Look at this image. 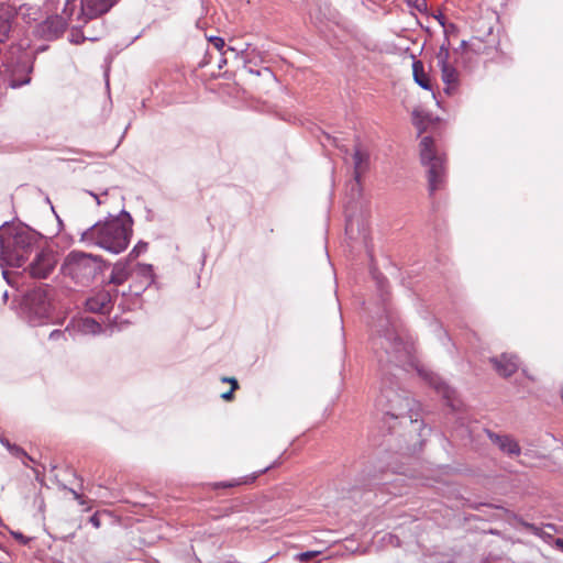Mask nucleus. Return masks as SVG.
<instances>
[{
    "label": "nucleus",
    "instance_id": "1",
    "mask_svg": "<svg viewBox=\"0 0 563 563\" xmlns=\"http://www.w3.org/2000/svg\"><path fill=\"white\" fill-rule=\"evenodd\" d=\"M375 279L384 305V316H380L373 325L375 335L371 339L380 372V389L375 406L383 413L384 427L391 433V421L408 419L410 424L417 423L420 405L410 397L409 391L400 389L396 380L395 371H400V367L411 360L410 347L399 336L394 317L386 305L387 279L384 276H375Z\"/></svg>",
    "mask_w": 563,
    "mask_h": 563
},
{
    "label": "nucleus",
    "instance_id": "2",
    "mask_svg": "<svg viewBox=\"0 0 563 563\" xmlns=\"http://www.w3.org/2000/svg\"><path fill=\"white\" fill-rule=\"evenodd\" d=\"M133 234V218L125 209L119 214H109L80 234V242L87 246H98L111 254L125 251Z\"/></svg>",
    "mask_w": 563,
    "mask_h": 563
},
{
    "label": "nucleus",
    "instance_id": "3",
    "mask_svg": "<svg viewBox=\"0 0 563 563\" xmlns=\"http://www.w3.org/2000/svg\"><path fill=\"white\" fill-rule=\"evenodd\" d=\"M41 234L27 225L3 223L0 227V267H23L38 249Z\"/></svg>",
    "mask_w": 563,
    "mask_h": 563
},
{
    "label": "nucleus",
    "instance_id": "4",
    "mask_svg": "<svg viewBox=\"0 0 563 563\" xmlns=\"http://www.w3.org/2000/svg\"><path fill=\"white\" fill-rule=\"evenodd\" d=\"M56 289L49 284H37L24 291L21 317L32 327L47 324L53 319Z\"/></svg>",
    "mask_w": 563,
    "mask_h": 563
},
{
    "label": "nucleus",
    "instance_id": "5",
    "mask_svg": "<svg viewBox=\"0 0 563 563\" xmlns=\"http://www.w3.org/2000/svg\"><path fill=\"white\" fill-rule=\"evenodd\" d=\"M104 262L101 256L82 251L69 252L60 266V273L77 286L88 287L102 272Z\"/></svg>",
    "mask_w": 563,
    "mask_h": 563
},
{
    "label": "nucleus",
    "instance_id": "6",
    "mask_svg": "<svg viewBox=\"0 0 563 563\" xmlns=\"http://www.w3.org/2000/svg\"><path fill=\"white\" fill-rule=\"evenodd\" d=\"M56 265V252L52 249L44 247L36 250L34 258L21 273L11 274L9 271L3 269L2 276L10 286L19 288L20 280L24 278V275H29L32 278L45 279L53 273Z\"/></svg>",
    "mask_w": 563,
    "mask_h": 563
},
{
    "label": "nucleus",
    "instance_id": "7",
    "mask_svg": "<svg viewBox=\"0 0 563 563\" xmlns=\"http://www.w3.org/2000/svg\"><path fill=\"white\" fill-rule=\"evenodd\" d=\"M420 159L427 168L429 192L433 195L445 180V158L434 150L431 136H424L420 142Z\"/></svg>",
    "mask_w": 563,
    "mask_h": 563
},
{
    "label": "nucleus",
    "instance_id": "8",
    "mask_svg": "<svg viewBox=\"0 0 563 563\" xmlns=\"http://www.w3.org/2000/svg\"><path fill=\"white\" fill-rule=\"evenodd\" d=\"M34 62V55L29 53L21 54L16 60L8 67V86L12 89H16L29 85L31 82Z\"/></svg>",
    "mask_w": 563,
    "mask_h": 563
},
{
    "label": "nucleus",
    "instance_id": "9",
    "mask_svg": "<svg viewBox=\"0 0 563 563\" xmlns=\"http://www.w3.org/2000/svg\"><path fill=\"white\" fill-rule=\"evenodd\" d=\"M132 283L129 291H123V296L140 297L148 287L154 284L155 276L151 264H137L131 273Z\"/></svg>",
    "mask_w": 563,
    "mask_h": 563
},
{
    "label": "nucleus",
    "instance_id": "10",
    "mask_svg": "<svg viewBox=\"0 0 563 563\" xmlns=\"http://www.w3.org/2000/svg\"><path fill=\"white\" fill-rule=\"evenodd\" d=\"M118 1L119 0H80L77 20L86 24L88 21L108 13Z\"/></svg>",
    "mask_w": 563,
    "mask_h": 563
},
{
    "label": "nucleus",
    "instance_id": "11",
    "mask_svg": "<svg viewBox=\"0 0 563 563\" xmlns=\"http://www.w3.org/2000/svg\"><path fill=\"white\" fill-rule=\"evenodd\" d=\"M66 18L54 14L36 25L37 35L45 41L59 38L67 29Z\"/></svg>",
    "mask_w": 563,
    "mask_h": 563
},
{
    "label": "nucleus",
    "instance_id": "12",
    "mask_svg": "<svg viewBox=\"0 0 563 563\" xmlns=\"http://www.w3.org/2000/svg\"><path fill=\"white\" fill-rule=\"evenodd\" d=\"M419 376L426 380L434 390L441 395L446 401L448 405L454 408L453 398L455 390L451 388L441 377H439L435 373L428 371L423 366L416 367Z\"/></svg>",
    "mask_w": 563,
    "mask_h": 563
},
{
    "label": "nucleus",
    "instance_id": "13",
    "mask_svg": "<svg viewBox=\"0 0 563 563\" xmlns=\"http://www.w3.org/2000/svg\"><path fill=\"white\" fill-rule=\"evenodd\" d=\"M488 439L498 446V449L510 455L518 456L521 453V448L519 443L508 434H497L488 429L485 430Z\"/></svg>",
    "mask_w": 563,
    "mask_h": 563
},
{
    "label": "nucleus",
    "instance_id": "14",
    "mask_svg": "<svg viewBox=\"0 0 563 563\" xmlns=\"http://www.w3.org/2000/svg\"><path fill=\"white\" fill-rule=\"evenodd\" d=\"M369 151L361 143H356L353 152L354 180L356 185L361 183V175L369 168Z\"/></svg>",
    "mask_w": 563,
    "mask_h": 563
},
{
    "label": "nucleus",
    "instance_id": "15",
    "mask_svg": "<svg viewBox=\"0 0 563 563\" xmlns=\"http://www.w3.org/2000/svg\"><path fill=\"white\" fill-rule=\"evenodd\" d=\"M490 363L495 371L503 377H509L517 372L519 360L517 355L503 353L499 357H492Z\"/></svg>",
    "mask_w": 563,
    "mask_h": 563
},
{
    "label": "nucleus",
    "instance_id": "16",
    "mask_svg": "<svg viewBox=\"0 0 563 563\" xmlns=\"http://www.w3.org/2000/svg\"><path fill=\"white\" fill-rule=\"evenodd\" d=\"M112 296L109 291H100L86 300V309L93 313H108L112 306Z\"/></svg>",
    "mask_w": 563,
    "mask_h": 563
},
{
    "label": "nucleus",
    "instance_id": "17",
    "mask_svg": "<svg viewBox=\"0 0 563 563\" xmlns=\"http://www.w3.org/2000/svg\"><path fill=\"white\" fill-rule=\"evenodd\" d=\"M132 269H130L129 261H118L113 266L109 276V284L122 285L129 277H131Z\"/></svg>",
    "mask_w": 563,
    "mask_h": 563
},
{
    "label": "nucleus",
    "instance_id": "18",
    "mask_svg": "<svg viewBox=\"0 0 563 563\" xmlns=\"http://www.w3.org/2000/svg\"><path fill=\"white\" fill-rule=\"evenodd\" d=\"M482 506L494 507L497 510L505 512L509 517L510 520L516 522L517 526L525 528L526 530H528L529 532H531L532 534H534L537 537L539 536V533H541L542 527H538L534 523H530V522L526 521L522 517L518 516L515 512L507 510L503 506H494L492 504H482Z\"/></svg>",
    "mask_w": 563,
    "mask_h": 563
},
{
    "label": "nucleus",
    "instance_id": "19",
    "mask_svg": "<svg viewBox=\"0 0 563 563\" xmlns=\"http://www.w3.org/2000/svg\"><path fill=\"white\" fill-rule=\"evenodd\" d=\"M412 75L415 82L424 90L432 91V85L429 76L426 74L421 60L415 59L412 63Z\"/></svg>",
    "mask_w": 563,
    "mask_h": 563
},
{
    "label": "nucleus",
    "instance_id": "20",
    "mask_svg": "<svg viewBox=\"0 0 563 563\" xmlns=\"http://www.w3.org/2000/svg\"><path fill=\"white\" fill-rule=\"evenodd\" d=\"M80 8V0H66L64 3V8L62 14L59 16L66 18V23L69 21H78V10Z\"/></svg>",
    "mask_w": 563,
    "mask_h": 563
},
{
    "label": "nucleus",
    "instance_id": "21",
    "mask_svg": "<svg viewBox=\"0 0 563 563\" xmlns=\"http://www.w3.org/2000/svg\"><path fill=\"white\" fill-rule=\"evenodd\" d=\"M439 68L441 70V78L444 85L459 84V73L454 66L443 63V66H440Z\"/></svg>",
    "mask_w": 563,
    "mask_h": 563
},
{
    "label": "nucleus",
    "instance_id": "22",
    "mask_svg": "<svg viewBox=\"0 0 563 563\" xmlns=\"http://www.w3.org/2000/svg\"><path fill=\"white\" fill-rule=\"evenodd\" d=\"M100 38V36H91V35H88V36H85L84 33H82V30L81 27H74L70 32V36H69V42L73 43V44H81L84 43L86 40L88 41H98Z\"/></svg>",
    "mask_w": 563,
    "mask_h": 563
},
{
    "label": "nucleus",
    "instance_id": "23",
    "mask_svg": "<svg viewBox=\"0 0 563 563\" xmlns=\"http://www.w3.org/2000/svg\"><path fill=\"white\" fill-rule=\"evenodd\" d=\"M11 18L9 15L0 14V43H4L11 32Z\"/></svg>",
    "mask_w": 563,
    "mask_h": 563
},
{
    "label": "nucleus",
    "instance_id": "24",
    "mask_svg": "<svg viewBox=\"0 0 563 563\" xmlns=\"http://www.w3.org/2000/svg\"><path fill=\"white\" fill-rule=\"evenodd\" d=\"M80 327H81L82 332H85V333L96 334V333L100 332V330H101L100 323L97 322L92 318H85V319H82Z\"/></svg>",
    "mask_w": 563,
    "mask_h": 563
},
{
    "label": "nucleus",
    "instance_id": "25",
    "mask_svg": "<svg viewBox=\"0 0 563 563\" xmlns=\"http://www.w3.org/2000/svg\"><path fill=\"white\" fill-rule=\"evenodd\" d=\"M147 250V243L140 241L137 242L134 247L130 251L128 257L125 261H129V263L135 258H137L142 253H144Z\"/></svg>",
    "mask_w": 563,
    "mask_h": 563
},
{
    "label": "nucleus",
    "instance_id": "26",
    "mask_svg": "<svg viewBox=\"0 0 563 563\" xmlns=\"http://www.w3.org/2000/svg\"><path fill=\"white\" fill-rule=\"evenodd\" d=\"M449 42L445 44H442L439 48V52L437 54V60H438V66H443V63L444 64H450L449 63V56H450V52H449Z\"/></svg>",
    "mask_w": 563,
    "mask_h": 563
},
{
    "label": "nucleus",
    "instance_id": "27",
    "mask_svg": "<svg viewBox=\"0 0 563 563\" xmlns=\"http://www.w3.org/2000/svg\"><path fill=\"white\" fill-rule=\"evenodd\" d=\"M320 552L319 551H306V552H301V553H298L296 555V558L301 562V563H308L310 560H312L314 556L319 555Z\"/></svg>",
    "mask_w": 563,
    "mask_h": 563
},
{
    "label": "nucleus",
    "instance_id": "28",
    "mask_svg": "<svg viewBox=\"0 0 563 563\" xmlns=\"http://www.w3.org/2000/svg\"><path fill=\"white\" fill-rule=\"evenodd\" d=\"M408 5L417 9L418 11H423L427 9V1L426 0H405Z\"/></svg>",
    "mask_w": 563,
    "mask_h": 563
},
{
    "label": "nucleus",
    "instance_id": "29",
    "mask_svg": "<svg viewBox=\"0 0 563 563\" xmlns=\"http://www.w3.org/2000/svg\"><path fill=\"white\" fill-rule=\"evenodd\" d=\"M238 388H239V383H238V380H236L235 378H232V387H231V389H230V390H228V391H225V393H223V394L221 395V398H222V399H224V400H227V401L232 400V398H233V391H234L235 389H238Z\"/></svg>",
    "mask_w": 563,
    "mask_h": 563
},
{
    "label": "nucleus",
    "instance_id": "30",
    "mask_svg": "<svg viewBox=\"0 0 563 563\" xmlns=\"http://www.w3.org/2000/svg\"><path fill=\"white\" fill-rule=\"evenodd\" d=\"M12 454H14L15 456H20V455H23L25 456L29 461L31 462H34L33 457L30 456L22 448L18 446L16 444H13L12 445V449L9 450Z\"/></svg>",
    "mask_w": 563,
    "mask_h": 563
},
{
    "label": "nucleus",
    "instance_id": "31",
    "mask_svg": "<svg viewBox=\"0 0 563 563\" xmlns=\"http://www.w3.org/2000/svg\"><path fill=\"white\" fill-rule=\"evenodd\" d=\"M10 533L22 545H26L30 542V540H31L30 538L25 537L20 531H10Z\"/></svg>",
    "mask_w": 563,
    "mask_h": 563
},
{
    "label": "nucleus",
    "instance_id": "32",
    "mask_svg": "<svg viewBox=\"0 0 563 563\" xmlns=\"http://www.w3.org/2000/svg\"><path fill=\"white\" fill-rule=\"evenodd\" d=\"M209 42L219 51H222L225 46L224 40L220 36H211Z\"/></svg>",
    "mask_w": 563,
    "mask_h": 563
},
{
    "label": "nucleus",
    "instance_id": "33",
    "mask_svg": "<svg viewBox=\"0 0 563 563\" xmlns=\"http://www.w3.org/2000/svg\"><path fill=\"white\" fill-rule=\"evenodd\" d=\"M540 539H542L545 543H554V538L550 532H547L544 528L541 529V533L538 536Z\"/></svg>",
    "mask_w": 563,
    "mask_h": 563
},
{
    "label": "nucleus",
    "instance_id": "34",
    "mask_svg": "<svg viewBox=\"0 0 563 563\" xmlns=\"http://www.w3.org/2000/svg\"><path fill=\"white\" fill-rule=\"evenodd\" d=\"M64 336H65V331L55 329V330H53L49 333L48 339L51 341H57V340H59L60 338H64Z\"/></svg>",
    "mask_w": 563,
    "mask_h": 563
},
{
    "label": "nucleus",
    "instance_id": "35",
    "mask_svg": "<svg viewBox=\"0 0 563 563\" xmlns=\"http://www.w3.org/2000/svg\"><path fill=\"white\" fill-rule=\"evenodd\" d=\"M89 522L97 529L101 526V520L97 512L89 518Z\"/></svg>",
    "mask_w": 563,
    "mask_h": 563
},
{
    "label": "nucleus",
    "instance_id": "36",
    "mask_svg": "<svg viewBox=\"0 0 563 563\" xmlns=\"http://www.w3.org/2000/svg\"><path fill=\"white\" fill-rule=\"evenodd\" d=\"M457 85H445L443 91L445 95L451 96L456 90Z\"/></svg>",
    "mask_w": 563,
    "mask_h": 563
},
{
    "label": "nucleus",
    "instance_id": "37",
    "mask_svg": "<svg viewBox=\"0 0 563 563\" xmlns=\"http://www.w3.org/2000/svg\"><path fill=\"white\" fill-rule=\"evenodd\" d=\"M244 68L250 73V74H255L257 76L261 75V70H254L252 67H249V62L244 60Z\"/></svg>",
    "mask_w": 563,
    "mask_h": 563
},
{
    "label": "nucleus",
    "instance_id": "38",
    "mask_svg": "<svg viewBox=\"0 0 563 563\" xmlns=\"http://www.w3.org/2000/svg\"><path fill=\"white\" fill-rule=\"evenodd\" d=\"M238 483H232V482H221V483H218L216 485V487H223V488H227V487H233L234 485H236Z\"/></svg>",
    "mask_w": 563,
    "mask_h": 563
},
{
    "label": "nucleus",
    "instance_id": "39",
    "mask_svg": "<svg viewBox=\"0 0 563 563\" xmlns=\"http://www.w3.org/2000/svg\"><path fill=\"white\" fill-rule=\"evenodd\" d=\"M0 442H1V444H2L3 446H5L8 450H11V449H12V445H13V444H11V443H10V441H9L8 439L2 438V439H0Z\"/></svg>",
    "mask_w": 563,
    "mask_h": 563
},
{
    "label": "nucleus",
    "instance_id": "40",
    "mask_svg": "<svg viewBox=\"0 0 563 563\" xmlns=\"http://www.w3.org/2000/svg\"><path fill=\"white\" fill-rule=\"evenodd\" d=\"M554 545L563 552V539L556 538L554 540Z\"/></svg>",
    "mask_w": 563,
    "mask_h": 563
},
{
    "label": "nucleus",
    "instance_id": "41",
    "mask_svg": "<svg viewBox=\"0 0 563 563\" xmlns=\"http://www.w3.org/2000/svg\"><path fill=\"white\" fill-rule=\"evenodd\" d=\"M543 528H544V529H550V530H552V531H554V532H559V530H558L556 526H555V525H553V523H545V525L543 526Z\"/></svg>",
    "mask_w": 563,
    "mask_h": 563
},
{
    "label": "nucleus",
    "instance_id": "42",
    "mask_svg": "<svg viewBox=\"0 0 563 563\" xmlns=\"http://www.w3.org/2000/svg\"><path fill=\"white\" fill-rule=\"evenodd\" d=\"M278 460H276L272 465L269 466H266L265 468H263L262 471H260V473H265L266 471H268L269 468L276 466L278 464Z\"/></svg>",
    "mask_w": 563,
    "mask_h": 563
},
{
    "label": "nucleus",
    "instance_id": "43",
    "mask_svg": "<svg viewBox=\"0 0 563 563\" xmlns=\"http://www.w3.org/2000/svg\"><path fill=\"white\" fill-rule=\"evenodd\" d=\"M88 192H89V195H91V196L96 199V201H97V203H98V205H101V200H100V198H99V196H98V195H96V194H95V192H92V191H88Z\"/></svg>",
    "mask_w": 563,
    "mask_h": 563
},
{
    "label": "nucleus",
    "instance_id": "44",
    "mask_svg": "<svg viewBox=\"0 0 563 563\" xmlns=\"http://www.w3.org/2000/svg\"><path fill=\"white\" fill-rule=\"evenodd\" d=\"M467 47V41L463 40L457 49H465Z\"/></svg>",
    "mask_w": 563,
    "mask_h": 563
},
{
    "label": "nucleus",
    "instance_id": "45",
    "mask_svg": "<svg viewBox=\"0 0 563 563\" xmlns=\"http://www.w3.org/2000/svg\"><path fill=\"white\" fill-rule=\"evenodd\" d=\"M225 64H227V59H225V58H221V59L219 60V65H218V67L221 69Z\"/></svg>",
    "mask_w": 563,
    "mask_h": 563
},
{
    "label": "nucleus",
    "instance_id": "46",
    "mask_svg": "<svg viewBox=\"0 0 563 563\" xmlns=\"http://www.w3.org/2000/svg\"><path fill=\"white\" fill-rule=\"evenodd\" d=\"M228 52L234 53L235 56H238V52L233 47H228L223 54H227Z\"/></svg>",
    "mask_w": 563,
    "mask_h": 563
},
{
    "label": "nucleus",
    "instance_id": "47",
    "mask_svg": "<svg viewBox=\"0 0 563 563\" xmlns=\"http://www.w3.org/2000/svg\"><path fill=\"white\" fill-rule=\"evenodd\" d=\"M327 139H328V140H331V137H330L329 135H327ZM332 142H333V144H334L335 146H338V147H339V144H338V141H336V139H335V137H333V139H332Z\"/></svg>",
    "mask_w": 563,
    "mask_h": 563
},
{
    "label": "nucleus",
    "instance_id": "48",
    "mask_svg": "<svg viewBox=\"0 0 563 563\" xmlns=\"http://www.w3.org/2000/svg\"><path fill=\"white\" fill-rule=\"evenodd\" d=\"M232 378H233V377H230V378H227V377H225V378H223V379H222V382H224V383H229V384H231V385H232Z\"/></svg>",
    "mask_w": 563,
    "mask_h": 563
},
{
    "label": "nucleus",
    "instance_id": "49",
    "mask_svg": "<svg viewBox=\"0 0 563 563\" xmlns=\"http://www.w3.org/2000/svg\"><path fill=\"white\" fill-rule=\"evenodd\" d=\"M73 493H74V495H75V498H76V499H79V498H80V495H79V494H77L75 490H73Z\"/></svg>",
    "mask_w": 563,
    "mask_h": 563
},
{
    "label": "nucleus",
    "instance_id": "50",
    "mask_svg": "<svg viewBox=\"0 0 563 563\" xmlns=\"http://www.w3.org/2000/svg\"><path fill=\"white\" fill-rule=\"evenodd\" d=\"M341 150H342L344 153H349V150H347L346 147H344V148L342 147Z\"/></svg>",
    "mask_w": 563,
    "mask_h": 563
},
{
    "label": "nucleus",
    "instance_id": "51",
    "mask_svg": "<svg viewBox=\"0 0 563 563\" xmlns=\"http://www.w3.org/2000/svg\"><path fill=\"white\" fill-rule=\"evenodd\" d=\"M3 298H8V292L7 291H4Z\"/></svg>",
    "mask_w": 563,
    "mask_h": 563
},
{
    "label": "nucleus",
    "instance_id": "52",
    "mask_svg": "<svg viewBox=\"0 0 563 563\" xmlns=\"http://www.w3.org/2000/svg\"><path fill=\"white\" fill-rule=\"evenodd\" d=\"M444 336H445L448 342L451 341V339L446 334H444Z\"/></svg>",
    "mask_w": 563,
    "mask_h": 563
}]
</instances>
